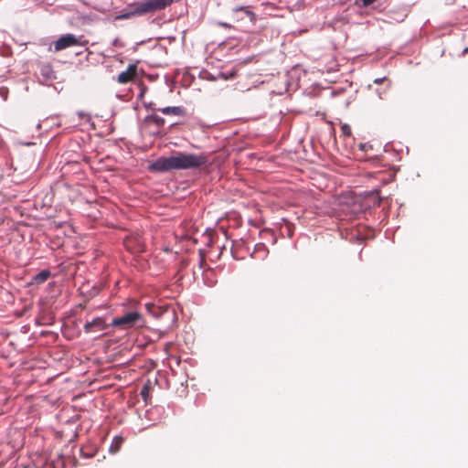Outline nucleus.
Segmentation results:
<instances>
[{
  "mask_svg": "<svg viewBox=\"0 0 468 468\" xmlns=\"http://www.w3.org/2000/svg\"><path fill=\"white\" fill-rule=\"evenodd\" d=\"M208 161L205 154H187L177 152L167 157H160L149 165L152 172L165 173L171 170L197 169Z\"/></svg>",
  "mask_w": 468,
  "mask_h": 468,
  "instance_id": "obj_1",
  "label": "nucleus"
},
{
  "mask_svg": "<svg viewBox=\"0 0 468 468\" xmlns=\"http://www.w3.org/2000/svg\"><path fill=\"white\" fill-rule=\"evenodd\" d=\"M174 0H143L132 3L117 16V19L124 20L135 16H142L148 14L165 9L173 4Z\"/></svg>",
  "mask_w": 468,
  "mask_h": 468,
  "instance_id": "obj_2",
  "label": "nucleus"
},
{
  "mask_svg": "<svg viewBox=\"0 0 468 468\" xmlns=\"http://www.w3.org/2000/svg\"><path fill=\"white\" fill-rule=\"evenodd\" d=\"M143 320L142 314L137 311H131L123 314L122 316L115 317L111 325L122 330L133 328Z\"/></svg>",
  "mask_w": 468,
  "mask_h": 468,
  "instance_id": "obj_3",
  "label": "nucleus"
},
{
  "mask_svg": "<svg viewBox=\"0 0 468 468\" xmlns=\"http://www.w3.org/2000/svg\"><path fill=\"white\" fill-rule=\"evenodd\" d=\"M80 45H82L80 37H77L72 34L63 35L53 43L55 52H58L68 48Z\"/></svg>",
  "mask_w": 468,
  "mask_h": 468,
  "instance_id": "obj_4",
  "label": "nucleus"
},
{
  "mask_svg": "<svg viewBox=\"0 0 468 468\" xmlns=\"http://www.w3.org/2000/svg\"><path fill=\"white\" fill-rule=\"evenodd\" d=\"M245 17L249 18L250 22L254 23L256 21V15L248 6H239L232 9V19L235 22H239Z\"/></svg>",
  "mask_w": 468,
  "mask_h": 468,
  "instance_id": "obj_5",
  "label": "nucleus"
},
{
  "mask_svg": "<svg viewBox=\"0 0 468 468\" xmlns=\"http://www.w3.org/2000/svg\"><path fill=\"white\" fill-rule=\"evenodd\" d=\"M137 78V66L130 64L126 70L121 72L117 77V81L120 84H127L133 81Z\"/></svg>",
  "mask_w": 468,
  "mask_h": 468,
  "instance_id": "obj_6",
  "label": "nucleus"
},
{
  "mask_svg": "<svg viewBox=\"0 0 468 468\" xmlns=\"http://www.w3.org/2000/svg\"><path fill=\"white\" fill-rule=\"evenodd\" d=\"M107 324L102 317H96L90 322H87L84 324L85 333H96L107 328Z\"/></svg>",
  "mask_w": 468,
  "mask_h": 468,
  "instance_id": "obj_7",
  "label": "nucleus"
},
{
  "mask_svg": "<svg viewBox=\"0 0 468 468\" xmlns=\"http://www.w3.org/2000/svg\"><path fill=\"white\" fill-rule=\"evenodd\" d=\"M49 277L50 271L48 270H42L33 277V282L36 284H41L45 282Z\"/></svg>",
  "mask_w": 468,
  "mask_h": 468,
  "instance_id": "obj_8",
  "label": "nucleus"
},
{
  "mask_svg": "<svg viewBox=\"0 0 468 468\" xmlns=\"http://www.w3.org/2000/svg\"><path fill=\"white\" fill-rule=\"evenodd\" d=\"M158 111L166 115H182L184 112L181 107H165L158 109Z\"/></svg>",
  "mask_w": 468,
  "mask_h": 468,
  "instance_id": "obj_9",
  "label": "nucleus"
},
{
  "mask_svg": "<svg viewBox=\"0 0 468 468\" xmlns=\"http://www.w3.org/2000/svg\"><path fill=\"white\" fill-rule=\"evenodd\" d=\"M150 381H148L146 384L144 385L140 392V395L145 403H148L150 399Z\"/></svg>",
  "mask_w": 468,
  "mask_h": 468,
  "instance_id": "obj_10",
  "label": "nucleus"
},
{
  "mask_svg": "<svg viewBox=\"0 0 468 468\" xmlns=\"http://www.w3.org/2000/svg\"><path fill=\"white\" fill-rule=\"evenodd\" d=\"M0 96L3 97V99L5 101L8 96V89L5 87L0 88Z\"/></svg>",
  "mask_w": 468,
  "mask_h": 468,
  "instance_id": "obj_11",
  "label": "nucleus"
},
{
  "mask_svg": "<svg viewBox=\"0 0 468 468\" xmlns=\"http://www.w3.org/2000/svg\"><path fill=\"white\" fill-rule=\"evenodd\" d=\"M114 441H115V447H116L115 451H118V449L120 448L123 440L121 437H116Z\"/></svg>",
  "mask_w": 468,
  "mask_h": 468,
  "instance_id": "obj_12",
  "label": "nucleus"
},
{
  "mask_svg": "<svg viewBox=\"0 0 468 468\" xmlns=\"http://www.w3.org/2000/svg\"><path fill=\"white\" fill-rule=\"evenodd\" d=\"M342 131H343V133H344L346 135H347V136H349V135L351 134L350 128H349L347 125H344V126L342 127Z\"/></svg>",
  "mask_w": 468,
  "mask_h": 468,
  "instance_id": "obj_13",
  "label": "nucleus"
},
{
  "mask_svg": "<svg viewBox=\"0 0 468 468\" xmlns=\"http://www.w3.org/2000/svg\"><path fill=\"white\" fill-rule=\"evenodd\" d=\"M363 1V5L365 6H367V5H370L371 4H373L374 2H376L377 0H362Z\"/></svg>",
  "mask_w": 468,
  "mask_h": 468,
  "instance_id": "obj_14",
  "label": "nucleus"
},
{
  "mask_svg": "<svg viewBox=\"0 0 468 468\" xmlns=\"http://www.w3.org/2000/svg\"><path fill=\"white\" fill-rule=\"evenodd\" d=\"M218 26H220L222 27H225V28H230L231 27V26L229 24L225 23V22H218Z\"/></svg>",
  "mask_w": 468,
  "mask_h": 468,
  "instance_id": "obj_15",
  "label": "nucleus"
},
{
  "mask_svg": "<svg viewBox=\"0 0 468 468\" xmlns=\"http://www.w3.org/2000/svg\"><path fill=\"white\" fill-rule=\"evenodd\" d=\"M154 122L157 123V124H162L164 123L165 120L161 117H155L154 118Z\"/></svg>",
  "mask_w": 468,
  "mask_h": 468,
  "instance_id": "obj_16",
  "label": "nucleus"
},
{
  "mask_svg": "<svg viewBox=\"0 0 468 468\" xmlns=\"http://www.w3.org/2000/svg\"><path fill=\"white\" fill-rule=\"evenodd\" d=\"M383 80H384V78H382V79H376V80H374V82H375V83H377V84H380V83H382V82H383Z\"/></svg>",
  "mask_w": 468,
  "mask_h": 468,
  "instance_id": "obj_17",
  "label": "nucleus"
}]
</instances>
